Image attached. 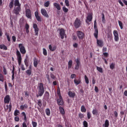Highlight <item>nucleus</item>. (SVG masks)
Listing matches in <instances>:
<instances>
[{
    "label": "nucleus",
    "instance_id": "5",
    "mask_svg": "<svg viewBox=\"0 0 127 127\" xmlns=\"http://www.w3.org/2000/svg\"><path fill=\"white\" fill-rule=\"evenodd\" d=\"M18 47L20 49V52L21 54H25L26 53V50L25 49V47L23 46V44H19L18 45Z\"/></svg>",
    "mask_w": 127,
    "mask_h": 127
},
{
    "label": "nucleus",
    "instance_id": "10",
    "mask_svg": "<svg viewBox=\"0 0 127 127\" xmlns=\"http://www.w3.org/2000/svg\"><path fill=\"white\" fill-rule=\"evenodd\" d=\"M33 27L34 29L35 33L36 36H38V32H39V28H38V26H37V24H33Z\"/></svg>",
    "mask_w": 127,
    "mask_h": 127
},
{
    "label": "nucleus",
    "instance_id": "9",
    "mask_svg": "<svg viewBox=\"0 0 127 127\" xmlns=\"http://www.w3.org/2000/svg\"><path fill=\"white\" fill-rule=\"evenodd\" d=\"M59 98L57 100V104L59 106H63L64 105V101H63V98H62V96H59Z\"/></svg>",
    "mask_w": 127,
    "mask_h": 127
},
{
    "label": "nucleus",
    "instance_id": "26",
    "mask_svg": "<svg viewBox=\"0 0 127 127\" xmlns=\"http://www.w3.org/2000/svg\"><path fill=\"white\" fill-rule=\"evenodd\" d=\"M24 62L26 67H28L29 62V61L28 60V58H26V59H25Z\"/></svg>",
    "mask_w": 127,
    "mask_h": 127
},
{
    "label": "nucleus",
    "instance_id": "11",
    "mask_svg": "<svg viewBox=\"0 0 127 127\" xmlns=\"http://www.w3.org/2000/svg\"><path fill=\"white\" fill-rule=\"evenodd\" d=\"M113 34L114 36L115 41H116V42H118V41H119L120 39V38H119V33L118 32V31L115 30L113 31Z\"/></svg>",
    "mask_w": 127,
    "mask_h": 127
},
{
    "label": "nucleus",
    "instance_id": "30",
    "mask_svg": "<svg viewBox=\"0 0 127 127\" xmlns=\"http://www.w3.org/2000/svg\"><path fill=\"white\" fill-rule=\"evenodd\" d=\"M14 2V0H11L9 4V8H12V7H13Z\"/></svg>",
    "mask_w": 127,
    "mask_h": 127
},
{
    "label": "nucleus",
    "instance_id": "33",
    "mask_svg": "<svg viewBox=\"0 0 127 127\" xmlns=\"http://www.w3.org/2000/svg\"><path fill=\"white\" fill-rule=\"evenodd\" d=\"M20 114V112H19V110H15L14 113V116H15V117H17V116H18Z\"/></svg>",
    "mask_w": 127,
    "mask_h": 127
},
{
    "label": "nucleus",
    "instance_id": "35",
    "mask_svg": "<svg viewBox=\"0 0 127 127\" xmlns=\"http://www.w3.org/2000/svg\"><path fill=\"white\" fill-rule=\"evenodd\" d=\"M3 81H4V77L2 74L0 73V81L3 82Z\"/></svg>",
    "mask_w": 127,
    "mask_h": 127
},
{
    "label": "nucleus",
    "instance_id": "32",
    "mask_svg": "<svg viewBox=\"0 0 127 127\" xmlns=\"http://www.w3.org/2000/svg\"><path fill=\"white\" fill-rule=\"evenodd\" d=\"M81 112L82 113H86L87 112V109H86L84 105H82L81 107Z\"/></svg>",
    "mask_w": 127,
    "mask_h": 127
},
{
    "label": "nucleus",
    "instance_id": "28",
    "mask_svg": "<svg viewBox=\"0 0 127 127\" xmlns=\"http://www.w3.org/2000/svg\"><path fill=\"white\" fill-rule=\"evenodd\" d=\"M107 38L109 39L110 41L112 40V39H113V34H112V33H108Z\"/></svg>",
    "mask_w": 127,
    "mask_h": 127
},
{
    "label": "nucleus",
    "instance_id": "46",
    "mask_svg": "<svg viewBox=\"0 0 127 127\" xmlns=\"http://www.w3.org/2000/svg\"><path fill=\"white\" fill-rule=\"evenodd\" d=\"M63 10L64 12H67V11H68V8H66L65 6H64V7H63Z\"/></svg>",
    "mask_w": 127,
    "mask_h": 127
},
{
    "label": "nucleus",
    "instance_id": "38",
    "mask_svg": "<svg viewBox=\"0 0 127 127\" xmlns=\"http://www.w3.org/2000/svg\"><path fill=\"white\" fill-rule=\"evenodd\" d=\"M26 73L28 75V76H30V75H31V74H32V71L30 69H27L26 71Z\"/></svg>",
    "mask_w": 127,
    "mask_h": 127
},
{
    "label": "nucleus",
    "instance_id": "41",
    "mask_svg": "<svg viewBox=\"0 0 127 127\" xmlns=\"http://www.w3.org/2000/svg\"><path fill=\"white\" fill-rule=\"evenodd\" d=\"M5 35L6 36L7 41H8V42H10V37H9V35H8L7 33H6Z\"/></svg>",
    "mask_w": 127,
    "mask_h": 127
},
{
    "label": "nucleus",
    "instance_id": "61",
    "mask_svg": "<svg viewBox=\"0 0 127 127\" xmlns=\"http://www.w3.org/2000/svg\"><path fill=\"white\" fill-rule=\"evenodd\" d=\"M14 121L15 122H19V117L18 116H16L14 118Z\"/></svg>",
    "mask_w": 127,
    "mask_h": 127
},
{
    "label": "nucleus",
    "instance_id": "42",
    "mask_svg": "<svg viewBox=\"0 0 127 127\" xmlns=\"http://www.w3.org/2000/svg\"><path fill=\"white\" fill-rule=\"evenodd\" d=\"M84 79H85V83L86 84H89V78H88V76H87V75H85L84 76Z\"/></svg>",
    "mask_w": 127,
    "mask_h": 127
},
{
    "label": "nucleus",
    "instance_id": "2",
    "mask_svg": "<svg viewBox=\"0 0 127 127\" xmlns=\"http://www.w3.org/2000/svg\"><path fill=\"white\" fill-rule=\"evenodd\" d=\"M16 55L17 57V59L18 63V65L20 66L21 65V68L22 71L25 70V67H24V64H21V61L22 60V58L21 57V54H20V52L18 51V50H16Z\"/></svg>",
    "mask_w": 127,
    "mask_h": 127
},
{
    "label": "nucleus",
    "instance_id": "20",
    "mask_svg": "<svg viewBox=\"0 0 127 127\" xmlns=\"http://www.w3.org/2000/svg\"><path fill=\"white\" fill-rule=\"evenodd\" d=\"M54 6L58 9V10H60L61 9V7L60 6V4L57 2H55L53 3Z\"/></svg>",
    "mask_w": 127,
    "mask_h": 127
},
{
    "label": "nucleus",
    "instance_id": "1",
    "mask_svg": "<svg viewBox=\"0 0 127 127\" xmlns=\"http://www.w3.org/2000/svg\"><path fill=\"white\" fill-rule=\"evenodd\" d=\"M94 24V29L95 30L94 33V36L97 39V44L99 47H103L104 46V41L102 40H98V34H99V30H98V27H97V20H95Z\"/></svg>",
    "mask_w": 127,
    "mask_h": 127
},
{
    "label": "nucleus",
    "instance_id": "64",
    "mask_svg": "<svg viewBox=\"0 0 127 127\" xmlns=\"http://www.w3.org/2000/svg\"><path fill=\"white\" fill-rule=\"evenodd\" d=\"M72 39L73 40H77V39H78V38H77V36H75V35L72 36Z\"/></svg>",
    "mask_w": 127,
    "mask_h": 127
},
{
    "label": "nucleus",
    "instance_id": "49",
    "mask_svg": "<svg viewBox=\"0 0 127 127\" xmlns=\"http://www.w3.org/2000/svg\"><path fill=\"white\" fill-rule=\"evenodd\" d=\"M43 53L44 54V55L45 56H47V51H46V49H45V48H44L43 49Z\"/></svg>",
    "mask_w": 127,
    "mask_h": 127
},
{
    "label": "nucleus",
    "instance_id": "59",
    "mask_svg": "<svg viewBox=\"0 0 127 127\" xmlns=\"http://www.w3.org/2000/svg\"><path fill=\"white\" fill-rule=\"evenodd\" d=\"M11 108H12V105H11V102H10L9 105V112H11Z\"/></svg>",
    "mask_w": 127,
    "mask_h": 127
},
{
    "label": "nucleus",
    "instance_id": "55",
    "mask_svg": "<svg viewBox=\"0 0 127 127\" xmlns=\"http://www.w3.org/2000/svg\"><path fill=\"white\" fill-rule=\"evenodd\" d=\"M78 117H79V119H82L84 118V115L82 113H79Z\"/></svg>",
    "mask_w": 127,
    "mask_h": 127
},
{
    "label": "nucleus",
    "instance_id": "29",
    "mask_svg": "<svg viewBox=\"0 0 127 127\" xmlns=\"http://www.w3.org/2000/svg\"><path fill=\"white\" fill-rule=\"evenodd\" d=\"M0 49L7 50V47L4 44L0 45Z\"/></svg>",
    "mask_w": 127,
    "mask_h": 127
},
{
    "label": "nucleus",
    "instance_id": "4",
    "mask_svg": "<svg viewBox=\"0 0 127 127\" xmlns=\"http://www.w3.org/2000/svg\"><path fill=\"white\" fill-rule=\"evenodd\" d=\"M76 35L79 40H83L85 38V33L81 31H77Z\"/></svg>",
    "mask_w": 127,
    "mask_h": 127
},
{
    "label": "nucleus",
    "instance_id": "48",
    "mask_svg": "<svg viewBox=\"0 0 127 127\" xmlns=\"http://www.w3.org/2000/svg\"><path fill=\"white\" fill-rule=\"evenodd\" d=\"M102 22L103 23H105L106 22V20L105 19V14L103 13H102Z\"/></svg>",
    "mask_w": 127,
    "mask_h": 127
},
{
    "label": "nucleus",
    "instance_id": "45",
    "mask_svg": "<svg viewBox=\"0 0 127 127\" xmlns=\"http://www.w3.org/2000/svg\"><path fill=\"white\" fill-rule=\"evenodd\" d=\"M3 71L4 75H7V71H6V68H5V66H3Z\"/></svg>",
    "mask_w": 127,
    "mask_h": 127
},
{
    "label": "nucleus",
    "instance_id": "60",
    "mask_svg": "<svg viewBox=\"0 0 127 127\" xmlns=\"http://www.w3.org/2000/svg\"><path fill=\"white\" fill-rule=\"evenodd\" d=\"M70 78L71 79H74V78H76V74L74 73L71 74L70 75Z\"/></svg>",
    "mask_w": 127,
    "mask_h": 127
},
{
    "label": "nucleus",
    "instance_id": "21",
    "mask_svg": "<svg viewBox=\"0 0 127 127\" xmlns=\"http://www.w3.org/2000/svg\"><path fill=\"white\" fill-rule=\"evenodd\" d=\"M49 49H50V51L53 52L55 51V50H56V46H54L53 47H52V45H49Z\"/></svg>",
    "mask_w": 127,
    "mask_h": 127
},
{
    "label": "nucleus",
    "instance_id": "3",
    "mask_svg": "<svg viewBox=\"0 0 127 127\" xmlns=\"http://www.w3.org/2000/svg\"><path fill=\"white\" fill-rule=\"evenodd\" d=\"M38 94L36 95L37 97H42L44 94V86L43 83L40 82L38 86Z\"/></svg>",
    "mask_w": 127,
    "mask_h": 127
},
{
    "label": "nucleus",
    "instance_id": "17",
    "mask_svg": "<svg viewBox=\"0 0 127 127\" xmlns=\"http://www.w3.org/2000/svg\"><path fill=\"white\" fill-rule=\"evenodd\" d=\"M59 110H60V112L61 114V115L63 116L64 119H65V111L64 110V108H63L61 106H60Z\"/></svg>",
    "mask_w": 127,
    "mask_h": 127
},
{
    "label": "nucleus",
    "instance_id": "8",
    "mask_svg": "<svg viewBox=\"0 0 127 127\" xmlns=\"http://www.w3.org/2000/svg\"><path fill=\"white\" fill-rule=\"evenodd\" d=\"M75 28H79L81 25V21L80 19L76 18L73 24Z\"/></svg>",
    "mask_w": 127,
    "mask_h": 127
},
{
    "label": "nucleus",
    "instance_id": "43",
    "mask_svg": "<svg viewBox=\"0 0 127 127\" xmlns=\"http://www.w3.org/2000/svg\"><path fill=\"white\" fill-rule=\"evenodd\" d=\"M22 115L24 117V121L26 122L27 121V118H26V114H25V112H22Z\"/></svg>",
    "mask_w": 127,
    "mask_h": 127
},
{
    "label": "nucleus",
    "instance_id": "54",
    "mask_svg": "<svg viewBox=\"0 0 127 127\" xmlns=\"http://www.w3.org/2000/svg\"><path fill=\"white\" fill-rule=\"evenodd\" d=\"M4 87H5V90L6 92H7L8 88H7V84H6V81L4 82Z\"/></svg>",
    "mask_w": 127,
    "mask_h": 127
},
{
    "label": "nucleus",
    "instance_id": "57",
    "mask_svg": "<svg viewBox=\"0 0 127 127\" xmlns=\"http://www.w3.org/2000/svg\"><path fill=\"white\" fill-rule=\"evenodd\" d=\"M12 40L13 42H15L16 41V37H15V36H12Z\"/></svg>",
    "mask_w": 127,
    "mask_h": 127
},
{
    "label": "nucleus",
    "instance_id": "27",
    "mask_svg": "<svg viewBox=\"0 0 127 127\" xmlns=\"http://www.w3.org/2000/svg\"><path fill=\"white\" fill-rule=\"evenodd\" d=\"M109 127L110 126V122L108 120H106L105 122V124H103V127Z\"/></svg>",
    "mask_w": 127,
    "mask_h": 127
},
{
    "label": "nucleus",
    "instance_id": "37",
    "mask_svg": "<svg viewBox=\"0 0 127 127\" xmlns=\"http://www.w3.org/2000/svg\"><path fill=\"white\" fill-rule=\"evenodd\" d=\"M50 4V1H47L44 3V6L45 7H48Z\"/></svg>",
    "mask_w": 127,
    "mask_h": 127
},
{
    "label": "nucleus",
    "instance_id": "23",
    "mask_svg": "<svg viewBox=\"0 0 127 127\" xmlns=\"http://www.w3.org/2000/svg\"><path fill=\"white\" fill-rule=\"evenodd\" d=\"M27 108H28V106L26 104H25L23 105H21L20 106V109L21 111H24V109H27Z\"/></svg>",
    "mask_w": 127,
    "mask_h": 127
},
{
    "label": "nucleus",
    "instance_id": "16",
    "mask_svg": "<svg viewBox=\"0 0 127 127\" xmlns=\"http://www.w3.org/2000/svg\"><path fill=\"white\" fill-rule=\"evenodd\" d=\"M60 31V35L61 39H64V36L65 35V31L64 30V29H61Z\"/></svg>",
    "mask_w": 127,
    "mask_h": 127
},
{
    "label": "nucleus",
    "instance_id": "47",
    "mask_svg": "<svg viewBox=\"0 0 127 127\" xmlns=\"http://www.w3.org/2000/svg\"><path fill=\"white\" fill-rule=\"evenodd\" d=\"M37 65H38V62L37 61V60H35L34 61V67H37Z\"/></svg>",
    "mask_w": 127,
    "mask_h": 127
},
{
    "label": "nucleus",
    "instance_id": "58",
    "mask_svg": "<svg viewBox=\"0 0 127 127\" xmlns=\"http://www.w3.org/2000/svg\"><path fill=\"white\" fill-rule=\"evenodd\" d=\"M57 94L58 96H61V93H60V88L58 87V89H57Z\"/></svg>",
    "mask_w": 127,
    "mask_h": 127
},
{
    "label": "nucleus",
    "instance_id": "63",
    "mask_svg": "<svg viewBox=\"0 0 127 127\" xmlns=\"http://www.w3.org/2000/svg\"><path fill=\"white\" fill-rule=\"evenodd\" d=\"M114 114L115 118H118V112L115 111Z\"/></svg>",
    "mask_w": 127,
    "mask_h": 127
},
{
    "label": "nucleus",
    "instance_id": "22",
    "mask_svg": "<svg viewBox=\"0 0 127 127\" xmlns=\"http://www.w3.org/2000/svg\"><path fill=\"white\" fill-rule=\"evenodd\" d=\"M45 113L47 116H48V117H50V116L51 115V111H50V109L49 108L46 109Z\"/></svg>",
    "mask_w": 127,
    "mask_h": 127
},
{
    "label": "nucleus",
    "instance_id": "31",
    "mask_svg": "<svg viewBox=\"0 0 127 127\" xmlns=\"http://www.w3.org/2000/svg\"><path fill=\"white\" fill-rule=\"evenodd\" d=\"M72 64H73V62L72 61V60L69 61L68 63V69H71V68H72Z\"/></svg>",
    "mask_w": 127,
    "mask_h": 127
},
{
    "label": "nucleus",
    "instance_id": "13",
    "mask_svg": "<svg viewBox=\"0 0 127 127\" xmlns=\"http://www.w3.org/2000/svg\"><path fill=\"white\" fill-rule=\"evenodd\" d=\"M41 12L42 15L45 16V17H47V18H49V15L47 13V11L44 8H42L41 10Z\"/></svg>",
    "mask_w": 127,
    "mask_h": 127
},
{
    "label": "nucleus",
    "instance_id": "18",
    "mask_svg": "<svg viewBox=\"0 0 127 127\" xmlns=\"http://www.w3.org/2000/svg\"><path fill=\"white\" fill-rule=\"evenodd\" d=\"M35 16L37 20V21H39L40 22H41V17L39 16V13L38 11H36L35 12Z\"/></svg>",
    "mask_w": 127,
    "mask_h": 127
},
{
    "label": "nucleus",
    "instance_id": "56",
    "mask_svg": "<svg viewBox=\"0 0 127 127\" xmlns=\"http://www.w3.org/2000/svg\"><path fill=\"white\" fill-rule=\"evenodd\" d=\"M91 117H92V115H91V113H90V112H87V119L90 120V119H91Z\"/></svg>",
    "mask_w": 127,
    "mask_h": 127
},
{
    "label": "nucleus",
    "instance_id": "52",
    "mask_svg": "<svg viewBox=\"0 0 127 127\" xmlns=\"http://www.w3.org/2000/svg\"><path fill=\"white\" fill-rule=\"evenodd\" d=\"M64 2L65 3L66 6H70V4L69 3V0H65Z\"/></svg>",
    "mask_w": 127,
    "mask_h": 127
},
{
    "label": "nucleus",
    "instance_id": "36",
    "mask_svg": "<svg viewBox=\"0 0 127 127\" xmlns=\"http://www.w3.org/2000/svg\"><path fill=\"white\" fill-rule=\"evenodd\" d=\"M49 92H48V91H46L44 95V98H45L46 99H48L49 98Z\"/></svg>",
    "mask_w": 127,
    "mask_h": 127
},
{
    "label": "nucleus",
    "instance_id": "12",
    "mask_svg": "<svg viewBox=\"0 0 127 127\" xmlns=\"http://www.w3.org/2000/svg\"><path fill=\"white\" fill-rule=\"evenodd\" d=\"M21 9V6H17L15 7L14 9H13V13L16 14V15H17L19 14V12L20 11Z\"/></svg>",
    "mask_w": 127,
    "mask_h": 127
},
{
    "label": "nucleus",
    "instance_id": "14",
    "mask_svg": "<svg viewBox=\"0 0 127 127\" xmlns=\"http://www.w3.org/2000/svg\"><path fill=\"white\" fill-rule=\"evenodd\" d=\"M25 12L26 17L31 19V10H30V9H26Z\"/></svg>",
    "mask_w": 127,
    "mask_h": 127
},
{
    "label": "nucleus",
    "instance_id": "19",
    "mask_svg": "<svg viewBox=\"0 0 127 127\" xmlns=\"http://www.w3.org/2000/svg\"><path fill=\"white\" fill-rule=\"evenodd\" d=\"M68 95L70 98L74 99V98H75V96H76V93H75V92H73L71 91H69L68 92Z\"/></svg>",
    "mask_w": 127,
    "mask_h": 127
},
{
    "label": "nucleus",
    "instance_id": "24",
    "mask_svg": "<svg viewBox=\"0 0 127 127\" xmlns=\"http://www.w3.org/2000/svg\"><path fill=\"white\" fill-rule=\"evenodd\" d=\"M74 84H75L76 86H77V85H79V84H81V79H74Z\"/></svg>",
    "mask_w": 127,
    "mask_h": 127
},
{
    "label": "nucleus",
    "instance_id": "40",
    "mask_svg": "<svg viewBox=\"0 0 127 127\" xmlns=\"http://www.w3.org/2000/svg\"><path fill=\"white\" fill-rule=\"evenodd\" d=\"M115 66H116V64H114V63H112L110 65V69H112V70H114V69H115Z\"/></svg>",
    "mask_w": 127,
    "mask_h": 127
},
{
    "label": "nucleus",
    "instance_id": "7",
    "mask_svg": "<svg viewBox=\"0 0 127 127\" xmlns=\"http://www.w3.org/2000/svg\"><path fill=\"white\" fill-rule=\"evenodd\" d=\"M92 20H93V15H92L91 14H88L86 17L85 22L87 23V24L89 25L90 23H89V22H91V21H92Z\"/></svg>",
    "mask_w": 127,
    "mask_h": 127
},
{
    "label": "nucleus",
    "instance_id": "50",
    "mask_svg": "<svg viewBox=\"0 0 127 127\" xmlns=\"http://www.w3.org/2000/svg\"><path fill=\"white\" fill-rule=\"evenodd\" d=\"M32 125L33 126V127H37V123L35 122L34 121L32 122Z\"/></svg>",
    "mask_w": 127,
    "mask_h": 127
},
{
    "label": "nucleus",
    "instance_id": "44",
    "mask_svg": "<svg viewBox=\"0 0 127 127\" xmlns=\"http://www.w3.org/2000/svg\"><path fill=\"white\" fill-rule=\"evenodd\" d=\"M97 70H98L100 73H103V68L102 67H100L99 66H97Z\"/></svg>",
    "mask_w": 127,
    "mask_h": 127
},
{
    "label": "nucleus",
    "instance_id": "25",
    "mask_svg": "<svg viewBox=\"0 0 127 127\" xmlns=\"http://www.w3.org/2000/svg\"><path fill=\"white\" fill-rule=\"evenodd\" d=\"M14 5L15 6H21V5L19 3V0H15Z\"/></svg>",
    "mask_w": 127,
    "mask_h": 127
},
{
    "label": "nucleus",
    "instance_id": "53",
    "mask_svg": "<svg viewBox=\"0 0 127 127\" xmlns=\"http://www.w3.org/2000/svg\"><path fill=\"white\" fill-rule=\"evenodd\" d=\"M83 125L84 127H88V122H87L86 121H84L83 122Z\"/></svg>",
    "mask_w": 127,
    "mask_h": 127
},
{
    "label": "nucleus",
    "instance_id": "39",
    "mask_svg": "<svg viewBox=\"0 0 127 127\" xmlns=\"http://www.w3.org/2000/svg\"><path fill=\"white\" fill-rule=\"evenodd\" d=\"M118 23L119 24V26L120 27L121 29H123L124 28V26L123 25V22H122V21L119 20Z\"/></svg>",
    "mask_w": 127,
    "mask_h": 127
},
{
    "label": "nucleus",
    "instance_id": "6",
    "mask_svg": "<svg viewBox=\"0 0 127 127\" xmlns=\"http://www.w3.org/2000/svg\"><path fill=\"white\" fill-rule=\"evenodd\" d=\"M75 65L74 69L75 70H79L80 68V65H81V60L80 59L77 58V59L75 60Z\"/></svg>",
    "mask_w": 127,
    "mask_h": 127
},
{
    "label": "nucleus",
    "instance_id": "51",
    "mask_svg": "<svg viewBox=\"0 0 127 127\" xmlns=\"http://www.w3.org/2000/svg\"><path fill=\"white\" fill-rule=\"evenodd\" d=\"M93 115H98V110L96 109H93L92 111Z\"/></svg>",
    "mask_w": 127,
    "mask_h": 127
},
{
    "label": "nucleus",
    "instance_id": "34",
    "mask_svg": "<svg viewBox=\"0 0 127 127\" xmlns=\"http://www.w3.org/2000/svg\"><path fill=\"white\" fill-rule=\"evenodd\" d=\"M37 105L38 106H39V107H40V108H41V107H42V101H41V99L38 100Z\"/></svg>",
    "mask_w": 127,
    "mask_h": 127
},
{
    "label": "nucleus",
    "instance_id": "15",
    "mask_svg": "<svg viewBox=\"0 0 127 127\" xmlns=\"http://www.w3.org/2000/svg\"><path fill=\"white\" fill-rule=\"evenodd\" d=\"M10 102V96L9 95H6L4 98V104H9Z\"/></svg>",
    "mask_w": 127,
    "mask_h": 127
},
{
    "label": "nucleus",
    "instance_id": "62",
    "mask_svg": "<svg viewBox=\"0 0 127 127\" xmlns=\"http://www.w3.org/2000/svg\"><path fill=\"white\" fill-rule=\"evenodd\" d=\"M103 55H104V57L107 58V57H109V53H103Z\"/></svg>",
    "mask_w": 127,
    "mask_h": 127
}]
</instances>
